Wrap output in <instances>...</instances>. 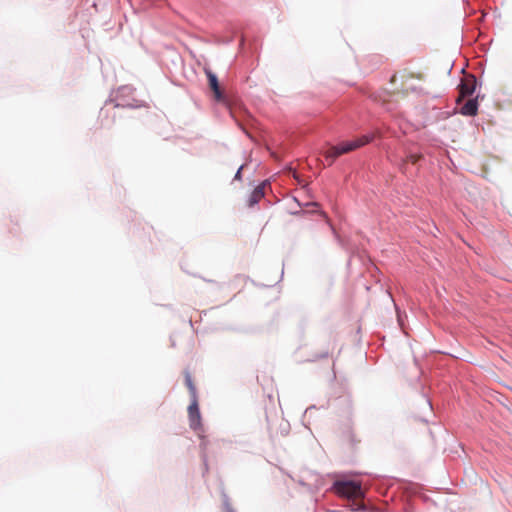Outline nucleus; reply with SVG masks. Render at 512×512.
<instances>
[{"label": "nucleus", "instance_id": "nucleus-7", "mask_svg": "<svg viewBox=\"0 0 512 512\" xmlns=\"http://www.w3.org/2000/svg\"><path fill=\"white\" fill-rule=\"evenodd\" d=\"M478 104L475 99H469L460 109V113L465 116H474L477 114Z\"/></svg>", "mask_w": 512, "mask_h": 512}, {"label": "nucleus", "instance_id": "nucleus-1", "mask_svg": "<svg viewBox=\"0 0 512 512\" xmlns=\"http://www.w3.org/2000/svg\"><path fill=\"white\" fill-rule=\"evenodd\" d=\"M373 139L374 134L363 135L355 140L343 142L336 146H331L323 153V155L325 159L328 161V165L330 166L339 156L354 151L370 143Z\"/></svg>", "mask_w": 512, "mask_h": 512}, {"label": "nucleus", "instance_id": "nucleus-10", "mask_svg": "<svg viewBox=\"0 0 512 512\" xmlns=\"http://www.w3.org/2000/svg\"><path fill=\"white\" fill-rule=\"evenodd\" d=\"M422 155L420 154H410L407 156V161L411 162L412 164H415L418 162L419 159H421Z\"/></svg>", "mask_w": 512, "mask_h": 512}, {"label": "nucleus", "instance_id": "nucleus-4", "mask_svg": "<svg viewBox=\"0 0 512 512\" xmlns=\"http://www.w3.org/2000/svg\"><path fill=\"white\" fill-rule=\"evenodd\" d=\"M188 417L191 429L198 431L202 427L201 414L199 411L198 398L191 399V403L188 406Z\"/></svg>", "mask_w": 512, "mask_h": 512}, {"label": "nucleus", "instance_id": "nucleus-6", "mask_svg": "<svg viewBox=\"0 0 512 512\" xmlns=\"http://www.w3.org/2000/svg\"><path fill=\"white\" fill-rule=\"evenodd\" d=\"M206 75L208 78L209 87L214 93L215 100L218 102H225L226 99L222 90L220 89L217 76L211 71H206Z\"/></svg>", "mask_w": 512, "mask_h": 512}, {"label": "nucleus", "instance_id": "nucleus-9", "mask_svg": "<svg viewBox=\"0 0 512 512\" xmlns=\"http://www.w3.org/2000/svg\"><path fill=\"white\" fill-rule=\"evenodd\" d=\"M264 197V188L262 186H257L249 199V205L252 206L258 203Z\"/></svg>", "mask_w": 512, "mask_h": 512}, {"label": "nucleus", "instance_id": "nucleus-5", "mask_svg": "<svg viewBox=\"0 0 512 512\" xmlns=\"http://www.w3.org/2000/svg\"><path fill=\"white\" fill-rule=\"evenodd\" d=\"M476 88V78L473 75H468L464 79H462L461 83L458 86L459 89V97L457 101H461L463 98L470 96L473 94Z\"/></svg>", "mask_w": 512, "mask_h": 512}, {"label": "nucleus", "instance_id": "nucleus-2", "mask_svg": "<svg viewBox=\"0 0 512 512\" xmlns=\"http://www.w3.org/2000/svg\"><path fill=\"white\" fill-rule=\"evenodd\" d=\"M414 79L420 80L422 79V75L404 69L392 76L391 83L395 86L396 93L408 94L415 90V87L411 84V81Z\"/></svg>", "mask_w": 512, "mask_h": 512}, {"label": "nucleus", "instance_id": "nucleus-8", "mask_svg": "<svg viewBox=\"0 0 512 512\" xmlns=\"http://www.w3.org/2000/svg\"><path fill=\"white\" fill-rule=\"evenodd\" d=\"M184 375H185V385H186V387L189 390L191 399L198 398L197 397L196 386H195V384H194V382L192 380V376H191L190 372L189 371H185Z\"/></svg>", "mask_w": 512, "mask_h": 512}, {"label": "nucleus", "instance_id": "nucleus-11", "mask_svg": "<svg viewBox=\"0 0 512 512\" xmlns=\"http://www.w3.org/2000/svg\"><path fill=\"white\" fill-rule=\"evenodd\" d=\"M241 169H242V167H240V169L237 171V173L235 175V179H240V177H241Z\"/></svg>", "mask_w": 512, "mask_h": 512}, {"label": "nucleus", "instance_id": "nucleus-3", "mask_svg": "<svg viewBox=\"0 0 512 512\" xmlns=\"http://www.w3.org/2000/svg\"><path fill=\"white\" fill-rule=\"evenodd\" d=\"M334 488L339 495L347 498H361L364 496L361 484L357 481H337Z\"/></svg>", "mask_w": 512, "mask_h": 512}]
</instances>
